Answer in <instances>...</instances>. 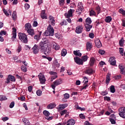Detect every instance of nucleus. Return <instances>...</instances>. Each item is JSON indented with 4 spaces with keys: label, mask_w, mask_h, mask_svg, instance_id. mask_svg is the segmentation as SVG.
<instances>
[{
    "label": "nucleus",
    "mask_w": 125,
    "mask_h": 125,
    "mask_svg": "<svg viewBox=\"0 0 125 125\" xmlns=\"http://www.w3.org/2000/svg\"><path fill=\"white\" fill-rule=\"evenodd\" d=\"M62 83H63V81H62V79H60L58 80H56L53 82V84L51 85L52 88H53V89L54 90L55 89V87H56L57 85L61 84Z\"/></svg>",
    "instance_id": "4"
},
{
    "label": "nucleus",
    "mask_w": 125,
    "mask_h": 125,
    "mask_svg": "<svg viewBox=\"0 0 125 125\" xmlns=\"http://www.w3.org/2000/svg\"><path fill=\"white\" fill-rule=\"evenodd\" d=\"M62 56H65L67 54V50L63 49L61 52Z\"/></svg>",
    "instance_id": "39"
},
{
    "label": "nucleus",
    "mask_w": 125,
    "mask_h": 125,
    "mask_svg": "<svg viewBox=\"0 0 125 125\" xmlns=\"http://www.w3.org/2000/svg\"><path fill=\"white\" fill-rule=\"evenodd\" d=\"M96 10H97V14H99L100 13V6H97L96 7Z\"/></svg>",
    "instance_id": "55"
},
{
    "label": "nucleus",
    "mask_w": 125,
    "mask_h": 125,
    "mask_svg": "<svg viewBox=\"0 0 125 125\" xmlns=\"http://www.w3.org/2000/svg\"><path fill=\"white\" fill-rule=\"evenodd\" d=\"M74 62H75L76 64H78V65H83V60H82V59L78 57H74Z\"/></svg>",
    "instance_id": "7"
},
{
    "label": "nucleus",
    "mask_w": 125,
    "mask_h": 125,
    "mask_svg": "<svg viewBox=\"0 0 125 125\" xmlns=\"http://www.w3.org/2000/svg\"><path fill=\"white\" fill-rule=\"evenodd\" d=\"M32 50L34 54H38L39 53V46L37 44L34 45L32 48Z\"/></svg>",
    "instance_id": "15"
},
{
    "label": "nucleus",
    "mask_w": 125,
    "mask_h": 125,
    "mask_svg": "<svg viewBox=\"0 0 125 125\" xmlns=\"http://www.w3.org/2000/svg\"><path fill=\"white\" fill-rule=\"evenodd\" d=\"M85 23L88 25H90V24L92 23V21H91V19H90V18H87L85 20Z\"/></svg>",
    "instance_id": "31"
},
{
    "label": "nucleus",
    "mask_w": 125,
    "mask_h": 125,
    "mask_svg": "<svg viewBox=\"0 0 125 125\" xmlns=\"http://www.w3.org/2000/svg\"><path fill=\"white\" fill-rule=\"evenodd\" d=\"M42 31H40L37 35H35L34 40L39 41V40H40V38H41V36H42Z\"/></svg>",
    "instance_id": "25"
},
{
    "label": "nucleus",
    "mask_w": 125,
    "mask_h": 125,
    "mask_svg": "<svg viewBox=\"0 0 125 125\" xmlns=\"http://www.w3.org/2000/svg\"><path fill=\"white\" fill-rule=\"evenodd\" d=\"M24 8H25V9H29V8H30V5L28 3H25L24 5Z\"/></svg>",
    "instance_id": "58"
},
{
    "label": "nucleus",
    "mask_w": 125,
    "mask_h": 125,
    "mask_svg": "<svg viewBox=\"0 0 125 125\" xmlns=\"http://www.w3.org/2000/svg\"><path fill=\"white\" fill-rule=\"evenodd\" d=\"M67 123H69L70 125H74L76 124V121L74 119H69L67 121Z\"/></svg>",
    "instance_id": "33"
},
{
    "label": "nucleus",
    "mask_w": 125,
    "mask_h": 125,
    "mask_svg": "<svg viewBox=\"0 0 125 125\" xmlns=\"http://www.w3.org/2000/svg\"><path fill=\"white\" fill-rule=\"evenodd\" d=\"M48 40H45L43 42H41L39 43V48L41 51L44 52V54H50L51 52V48L48 46Z\"/></svg>",
    "instance_id": "1"
},
{
    "label": "nucleus",
    "mask_w": 125,
    "mask_h": 125,
    "mask_svg": "<svg viewBox=\"0 0 125 125\" xmlns=\"http://www.w3.org/2000/svg\"><path fill=\"white\" fill-rule=\"evenodd\" d=\"M56 107V104L54 103H52L50 104L49 105L47 106V109H53L54 108H55Z\"/></svg>",
    "instance_id": "21"
},
{
    "label": "nucleus",
    "mask_w": 125,
    "mask_h": 125,
    "mask_svg": "<svg viewBox=\"0 0 125 125\" xmlns=\"http://www.w3.org/2000/svg\"><path fill=\"white\" fill-rule=\"evenodd\" d=\"M109 121L112 125H115V124H116V121H115V119L109 118Z\"/></svg>",
    "instance_id": "46"
},
{
    "label": "nucleus",
    "mask_w": 125,
    "mask_h": 125,
    "mask_svg": "<svg viewBox=\"0 0 125 125\" xmlns=\"http://www.w3.org/2000/svg\"><path fill=\"white\" fill-rule=\"evenodd\" d=\"M14 105H15V103H14V102H12L10 103L9 107L12 108L14 107Z\"/></svg>",
    "instance_id": "51"
},
{
    "label": "nucleus",
    "mask_w": 125,
    "mask_h": 125,
    "mask_svg": "<svg viewBox=\"0 0 125 125\" xmlns=\"http://www.w3.org/2000/svg\"><path fill=\"white\" fill-rule=\"evenodd\" d=\"M121 78H122V75H121L115 76V80H120V79H121Z\"/></svg>",
    "instance_id": "61"
},
{
    "label": "nucleus",
    "mask_w": 125,
    "mask_h": 125,
    "mask_svg": "<svg viewBox=\"0 0 125 125\" xmlns=\"http://www.w3.org/2000/svg\"><path fill=\"white\" fill-rule=\"evenodd\" d=\"M27 33L30 36H34L35 35V31L33 29H30L27 31Z\"/></svg>",
    "instance_id": "26"
},
{
    "label": "nucleus",
    "mask_w": 125,
    "mask_h": 125,
    "mask_svg": "<svg viewBox=\"0 0 125 125\" xmlns=\"http://www.w3.org/2000/svg\"><path fill=\"white\" fill-rule=\"evenodd\" d=\"M119 52H120V54L122 56H124V49H123V48H119Z\"/></svg>",
    "instance_id": "49"
},
{
    "label": "nucleus",
    "mask_w": 125,
    "mask_h": 125,
    "mask_svg": "<svg viewBox=\"0 0 125 125\" xmlns=\"http://www.w3.org/2000/svg\"><path fill=\"white\" fill-rule=\"evenodd\" d=\"M95 72V71L92 69V68H88L85 71V74H87V75H92Z\"/></svg>",
    "instance_id": "17"
},
{
    "label": "nucleus",
    "mask_w": 125,
    "mask_h": 125,
    "mask_svg": "<svg viewBox=\"0 0 125 125\" xmlns=\"http://www.w3.org/2000/svg\"><path fill=\"white\" fill-rule=\"evenodd\" d=\"M49 23L51 26H55V19L52 16H49Z\"/></svg>",
    "instance_id": "8"
},
{
    "label": "nucleus",
    "mask_w": 125,
    "mask_h": 125,
    "mask_svg": "<svg viewBox=\"0 0 125 125\" xmlns=\"http://www.w3.org/2000/svg\"><path fill=\"white\" fill-rule=\"evenodd\" d=\"M36 93H37L38 96H41L42 93V90H37L36 92Z\"/></svg>",
    "instance_id": "50"
},
{
    "label": "nucleus",
    "mask_w": 125,
    "mask_h": 125,
    "mask_svg": "<svg viewBox=\"0 0 125 125\" xmlns=\"http://www.w3.org/2000/svg\"><path fill=\"white\" fill-rule=\"evenodd\" d=\"M43 114L46 117H48L49 116V115H50V113L48 112V111H47V110H44L43 111Z\"/></svg>",
    "instance_id": "41"
},
{
    "label": "nucleus",
    "mask_w": 125,
    "mask_h": 125,
    "mask_svg": "<svg viewBox=\"0 0 125 125\" xmlns=\"http://www.w3.org/2000/svg\"><path fill=\"white\" fill-rule=\"evenodd\" d=\"M53 47L55 50H59V49H60V46L56 43H54L53 44Z\"/></svg>",
    "instance_id": "22"
},
{
    "label": "nucleus",
    "mask_w": 125,
    "mask_h": 125,
    "mask_svg": "<svg viewBox=\"0 0 125 125\" xmlns=\"http://www.w3.org/2000/svg\"><path fill=\"white\" fill-rule=\"evenodd\" d=\"M17 17V15H16V12L14 11L13 12V18L14 20H15L16 19Z\"/></svg>",
    "instance_id": "48"
},
{
    "label": "nucleus",
    "mask_w": 125,
    "mask_h": 125,
    "mask_svg": "<svg viewBox=\"0 0 125 125\" xmlns=\"http://www.w3.org/2000/svg\"><path fill=\"white\" fill-rule=\"evenodd\" d=\"M59 3L60 6H63L65 4V0H59Z\"/></svg>",
    "instance_id": "40"
},
{
    "label": "nucleus",
    "mask_w": 125,
    "mask_h": 125,
    "mask_svg": "<svg viewBox=\"0 0 125 125\" xmlns=\"http://www.w3.org/2000/svg\"><path fill=\"white\" fill-rule=\"evenodd\" d=\"M111 74L107 73L106 77V83H110V81H111Z\"/></svg>",
    "instance_id": "23"
},
{
    "label": "nucleus",
    "mask_w": 125,
    "mask_h": 125,
    "mask_svg": "<svg viewBox=\"0 0 125 125\" xmlns=\"http://www.w3.org/2000/svg\"><path fill=\"white\" fill-rule=\"evenodd\" d=\"M88 58V57L87 55L83 56L81 58V60H82V62H85L86 61H87V59Z\"/></svg>",
    "instance_id": "32"
},
{
    "label": "nucleus",
    "mask_w": 125,
    "mask_h": 125,
    "mask_svg": "<svg viewBox=\"0 0 125 125\" xmlns=\"http://www.w3.org/2000/svg\"><path fill=\"white\" fill-rule=\"evenodd\" d=\"M83 26L79 25L76 27L75 32L77 34H81L83 32Z\"/></svg>",
    "instance_id": "13"
},
{
    "label": "nucleus",
    "mask_w": 125,
    "mask_h": 125,
    "mask_svg": "<svg viewBox=\"0 0 125 125\" xmlns=\"http://www.w3.org/2000/svg\"><path fill=\"white\" fill-rule=\"evenodd\" d=\"M11 82H15V77L12 75H9L6 79V83H9Z\"/></svg>",
    "instance_id": "10"
},
{
    "label": "nucleus",
    "mask_w": 125,
    "mask_h": 125,
    "mask_svg": "<svg viewBox=\"0 0 125 125\" xmlns=\"http://www.w3.org/2000/svg\"><path fill=\"white\" fill-rule=\"evenodd\" d=\"M21 71H22V72H27V67H26L24 65H22L21 66Z\"/></svg>",
    "instance_id": "45"
},
{
    "label": "nucleus",
    "mask_w": 125,
    "mask_h": 125,
    "mask_svg": "<svg viewBox=\"0 0 125 125\" xmlns=\"http://www.w3.org/2000/svg\"><path fill=\"white\" fill-rule=\"evenodd\" d=\"M119 111L121 113H125V107H121L119 109Z\"/></svg>",
    "instance_id": "47"
},
{
    "label": "nucleus",
    "mask_w": 125,
    "mask_h": 125,
    "mask_svg": "<svg viewBox=\"0 0 125 125\" xmlns=\"http://www.w3.org/2000/svg\"><path fill=\"white\" fill-rule=\"evenodd\" d=\"M74 12H75V10L70 9L67 12L66 18H70V17H72L73 16V13H74Z\"/></svg>",
    "instance_id": "14"
},
{
    "label": "nucleus",
    "mask_w": 125,
    "mask_h": 125,
    "mask_svg": "<svg viewBox=\"0 0 125 125\" xmlns=\"http://www.w3.org/2000/svg\"><path fill=\"white\" fill-rule=\"evenodd\" d=\"M104 21L106 23H110L112 21V18L110 16L106 17L104 19Z\"/></svg>",
    "instance_id": "29"
},
{
    "label": "nucleus",
    "mask_w": 125,
    "mask_h": 125,
    "mask_svg": "<svg viewBox=\"0 0 125 125\" xmlns=\"http://www.w3.org/2000/svg\"><path fill=\"white\" fill-rule=\"evenodd\" d=\"M61 26H65L67 25V21H63L62 22L60 23Z\"/></svg>",
    "instance_id": "52"
},
{
    "label": "nucleus",
    "mask_w": 125,
    "mask_h": 125,
    "mask_svg": "<svg viewBox=\"0 0 125 125\" xmlns=\"http://www.w3.org/2000/svg\"><path fill=\"white\" fill-rule=\"evenodd\" d=\"M99 54H101V55H103V54H105V51L102 50H99Z\"/></svg>",
    "instance_id": "56"
},
{
    "label": "nucleus",
    "mask_w": 125,
    "mask_h": 125,
    "mask_svg": "<svg viewBox=\"0 0 125 125\" xmlns=\"http://www.w3.org/2000/svg\"><path fill=\"white\" fill-rule=\"evenodd\" d=\"M41 18L42 19H47V17H46V14H45V10H42L41 14Z\"/></svg>",
    "instance_id": "20"
},
{
    "label": "nucleus",
    "mask_w": 125,
    "mask_h": 125,
    "mask_svg": "<svg viewBox=\"0 0 125 125\" xmlns=\"http://www.w3.org/2000/svg\"><path fill=\"white\" fill-rule=\"evenodd\" d=\"M89 15L90 16H95V15H96V13L93 10H91L90 11Z\"/></svg>",
    "instance_id": "38"
},
{
    "label": "nucleus",
    "mask_w": 125,
    "mask_h": 125,
    "mask_svg": "<svg viewBox=\"0 0 125 125\" xmlns=\"http://www.w3.org/2000/svg\"><path fill=\"white\" fill-rule=\"evenodd\" d=\"M50 75L52 76L51 77V82H53V80H55V79H57V73L54 71L49 72Z\"/></svg>",
    "instance_id": "9"
},
{
    "label": "nucleus",
    "mask_w": 125,
    "mask_h": 125,
    "mask_svg": "<svg viewBox=\"0 0 125 125\" xmlns=\"http://www.w3.org/2000/svg\"><path fill=\"white\" fill-rule=\"evenodd\" d=\"M31 25V24L29 23H26L25 24V29L26 31H28V30H30Z\"/></svg>",
    "instance_id": "27"
},
{
    "label": "nucleus",
    "mask_w": 125,
    "mask_h": 125,
    "mask_svg": "<svg viewBox=\"0 0 125 125\" xmlns=\"http://www.w3.org/2000/svg\"><path fill=\"white\" fill-rule=\"evenodd\" d=\"M79 51H74L73 54L76 56H79L81 57L82 56V54L80 52H79Z\"/></svg>",
    "instance_id": "34"
},
{
    "label": "nucleus",
    "mask_w": 125,
    "mask_h": 125,
    "mask_svg": "<svg viewBox=\"0 0 125 125\" xmlns=\"http://www.w3.org/2000/svg\"><path fill=\"white\" fill-rule=\"evenodd\" d=\"M38 78L41 84H44L45 83L46 80L45 79V76L43 74L40 73L38 75Z\"/></svg>",
    "instance_id": "5"
},
{
    "label": "nucleus",
    "mask_w": 125,
    "mask_h": 125,
    "mask_svg": "<svg viewBox=\"0 0 125 125\" xmlns=\"http://www.w3.org/2000/svg\"><path fill=\"white\" fill-rule=\"evenodd\" d=\"M104 100L106 101H110V100H111V99L109 97L105 96L104 97Z\"/></svg>",
    "instance_id": "63"
},
{
    "label": "nucleus",
    "mask_w": 125,
    "mask_h": 125,
    "mask_svg": "<svg viewBox=\"0 0 125 125\" xmlns=\"http://www.w3.org/2000/svg\"><path fill=\"white\" fill-rule=\"evenodd\" d=\"M66 113H67V110H63L60 112V114L61 116H63V115H65V114H66Z\"/></svg>",
    "instance_id": "54"
},
{
    "label": "nucleus",
    "mask_w": 125,
    "mask_h": 125,
    "mask_svg": "<svg viewBox=\"0 0 125 125\" xmlns=\"http://www.w3.org/2000/svg\"><path fill=\"white\" fill-rule=\"evenodd\" d=\"M64 97L65 99H68L70 97V95L69 94L65 93L64 94Z\"/></svg>",
    "instance_id": "59"
},
{
    "label": "nucleus",
    "mask_w": 125,
    "mask_h": 125,
    "mask_svg": "<svg viewBox=\"0 0 125 125\" xmlns=\"http://www.w3.org/2000/svg\"><path fill=\"white\" fill-rule=\"evenodd\" d=\"M119 69H120V73L122 75H125V67L123 64H119L118 66Z\"/></svg>",
    "instance_id": "16"
},
{
    "label": "nucleus",
    "mask_w": 125,
    "mask_h": 125,
    "mask_svg": "<svg viewBox=\"0 0 125 125\" xmlns=\"http://www.w3.org/2000/svg\"><path fill=\"white\" fill-rule=\"evenodd\" d=\"M94 63H95V58H94V57L91 58L90 60V66H93L94 65Z\"/></svg>",
    "instance_id": "28"
},
{
    "label": "nucleus",
    "mask_w": 125,
    "mask_h": 125,
    "mask_svg": "<svg viewBox=\"0 0 125 125\" xmlns=\"http://www.w3.org/2000/svg\"><path fill=\"white\" fill-rule=\"evenodd\" d=\"M109 62L110 65L112 66H115L116 65V58L114 57H111L109 59Z\"/></svg>",
    "instance_id": "11"
},
{
    "label": "nucleus",
    "mask_w": 125,
    "mask_h": 125,
    "mask_svg": "<svg viewBox=\"0 0 125 125\" xmlns=\"http://www.w3.org/2000/svg\"><path fill=\"white\" fill-rule=\"evenodd\" d=\"M95 25L97 27H98V26L100 25V21H99V20L96 21L95 22Z\"/></svg>",
    "instance_id": "60"
},
{
    "label": "nucleus",
    "mask_w": 125,
    "mask_h": 125,
    "mask_svg": "<svg viewBox=\"0 0 125 125\" xmlns=\"http://www.w3.org/2000/svg\"><path fill=\"white\" fill-rule=\"evenodd\" d=\"M79 117L80 119H82V120H84V119H85V116H84V115H83V114L82 113L79 115Z\"/></svg>",
    "instance_id": "53"
},
{
    "label": "nucleus",
    "mask_w": 125,
    "mask_h": 125,
    "mask_svg": "<svg viewBox=\"0 0 125 125\" xmlns=\"http://www.w3.org/2000/svg\"><path fill=\"white\" fill-rule=\"evenodd\" d=\"M13 32H12V35H13V37L15 38L17 36V29L15 27H13L12 28Z\"/></svg>",
    "instance_id": "30"
},
{
    "label": "nucleus",
    "mask_w": 125,
    "mask_h": 125,
    "mask_svg": "<svg viewBox=\"0 0 125 125\" xmlns=\"http://www.w3.org/2000/svg\"><path fill=\"white\" fill-rule=\"evenodd\" d=\"M119 116L123 119H125V112H120L119 113Z\"/></svg>",
    "instance_id": "44"
},
{
    "label": "nucleus",
    "mask_w": 125,
    "mask_h": 125,
    "mask_svg": "<svg viewBox=\"0 0 125 125\" xmlns=\"http://www.w3.org/2000/svg\"><path fill=\"white\" fill-rule=\"evenodd\" d=\"M86 49L87 51H90L92 48V43H90V42H87L86 43Z\"/></svg>",
    "instance_id": "19"
},
{
    "label": "nucleus",
    "mask_w": 125,
    "mask_h": 125,
    "mask_svg": "<svg viewBox=\"0 0 125 125\" xmlns=\"http://www.w3.org/2000/svg\"><path fill=\"white\" fill-rule=\"evenodd\" d=\"M119 13H121V14H122L123 16H125V10H124L123 8H121L119 10Z\"/></svg>",
    "instance_id": "37"
},
{
    "label": "nucleus",
    "mask_w": 125,
    "mask_h": 125,
    "mask_svg": "<svg viewBox=\"0 0 125 125\" xmlns=\"http://www.w3.org/2000/svg\"><path fill=\"white\" fill-rule=\"evenodd\" d=\"M2 35H6V32H5V31H4L1 30V31L0 32V36H2Z\"/></svg>",
    "instance_id": "62"
},
{
    "label": "nucleus",
    "mask_w": 125,
    "mask_h": 125,
    "mask_svg": "<svg viewBox=\"0 0 125 125\" xmlns=\"http://www.w3.org/2000/svg\"><path fill=\"white\" fill-rule=\"evenodd\" d=\"M60 110H63L66 108V105L64 104L59 105Z\"/></svg>",
    "instance_id": "42"
},
{
    "label": "nucleus",
    "mask_w": 125,
    "mask_h": 125,
    "mask_svg": "<svg viewBox=\"0 0 125 125\" xmlns=\"http://www.w3.org/2000/svg\"><path fill=\"white\" fill-rule=\"evenodd\" d=\"M43 34L45 37L54 36V29H53V27L51 26V24H49L47 27V30L43 33Z\"/></svg>",
    "instance_id": "2"
},
{
    "label": "nucleus",
    "mask_w": 125,
    "mask_h": 125,
    "mask_svg": "<svg viewBox=\"0 0 125 125\" xmlns=\"http://www.w3.org/2000/svg\"><path fill=\"white\" fill-rule=\"evenodd\" d=\"M54 65L57 67V68H59V67H60V64H59L57 61H55V62H54Z\"/></svg>",
    "instance_id": "57"
},
{
    "label": "nucleus",
    "mask_w": 125,
    "mask_h": 125,
    "mask_svg": "<svg viewBox=\"0 0 125 125\" xmlns=\"http://www.w3.org/2000/svg\"><path fill=\"white\" fill-rule=\"evenodd\" d=\"M78 10H76V12H78V14L81 15L83 10V4L81 2L78 3Z\"/></svg>",
    "instance_id": "6"
},
{
    "label": "nucleus",
    "mask_w": 125,
    "mask_h": 125,
    "mask_svg": "<svg viewBox=\"0 0 125 125\" xmlns=\"http://www.w3.org/2000/svg\"><path fill=\"white\" fill-rule=\"evenodd\" d=\"M85 125H93L92 124L90 123L88 121H85L84 123Z\"/></svg>",
    "instance_id": "64"
},
{
    "label": "nucleus",
    "mask_w": 125,
    "mask_h": 125,
    "mask_svg": "<svg viewBox=\"0 0 125 125\" xmlns=\"http://www.w3.org/2000/svg\"><path fill=\"white\" fill-rule=\"evenodd\" d=\"M22 121L25 125H30V122L28 119L26 118H22Z\"/></svg>",
    "instance_id": "24"
},
{
    "label": "nucleus",
    "mask_w": 125,
    "mask_h": 125,
    "mask_svg": "<svg viewBox=\"0 0 125 125\" xmlns=\"http://www.w3.org/2000/svg\"><path fill=\"white\" fill-rule=\"evenodd\" d=\"M95 44L98 48H100L102 47V43L99 39H96L95 41Z\"/></svg>",
    "instance_id": "12"
},
{
    "label": "nucleus",
    "mask_w": 125,
    "mask_h": 125,
    "mask_svg": "<svg viewBox=\"0 0 125 125\" xmlns=\"http://www.w3.org/2000/svg\"><path fill=\"white\" fill-rule=\"evenodd\" d=\"M84 26H85V30L86 32H89V31H90V29H92V27H93L92 25L87 24H85Z\"/></svg>",
    "instance_id": "18"
},
{
    "label": "nucleus",
    "mask_w": 125,
    "mask_h": 125,
    "mask_svg": "<svg viewBox=\"0 0 125 125\" xmlns=\"http://www.w3.org/2000/svg\"><path fill=\"white\" fill-rule=\"evenodd\" d=\"M19 40H20L23 43L28 42V37L24 33H19L18 35Z\"/></svg>",
    "instance_id": "3"
},
{
    "label": "nucleus",
    "mask_w": 125,
    "mask_h": 125,
    "mask_svg": "<svg viewBox=\"0 0 125 125\" xmlns=\"http://www.w3.org/2000/svg\"><path fill=\"white\" fill-rule=\"evenodd\" d=\"M110 92H111V93H115V92H116V90L115 89V86L112 85L110 87Z\"/></svg>",
    "instance_id": "35"
},
{
    "label": "nucleus",
    "mask_w": 125,
    "mask_h": 125,
    "mask_svg": "<svg viewBox=\"0 0 125 125\" xmlns=\"http://www.w3.org/2000/svg\"><path fill=\"white\" fill-rule=\"evenodd\" d=\"M5 100H7V98H6L5 96L0 95V101H4Z\"/></svg>",
    "instance_id": "36"
},
{
    "label": "nucleus",
    "mask_w": 125,
    "mask_h": 125,
    "mask_svg": "<svg viewBox=\"0 0 125 125\" xmlns=\"http://www.w3.org/2000/svg\"><path fill=\"white\" fill-rule=\"evenodd\" d=\"M119 45L121 47L124 46V39L122 38L119 41Z\"/></svg>",
    "instance_id": "43"
}]
</instances>
